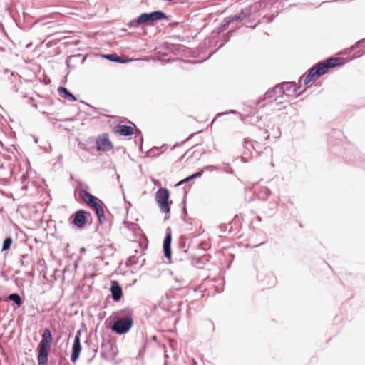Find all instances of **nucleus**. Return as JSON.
<instances>
[{"instance_id": "nucleus-1", "label": "nucleus", "mask_w": 365, "mask_h": 365, "mask_svg": "<svg viewBox=\"0 0 365 365\" xmlns=\"http://www.w3.org/2000/svg\"><path fill=\"white\" fill-rule=\"evenodd\" d=\"M77 182V189L79 192L78 195L81 196L85 204L94 212L99 225L101 226L104 225L106 228L110 227V223L105 215L104 207H106V205L104 202L89 192L90 188L86 183L82 181H78Z\"/></svg>"}, {"instance_id": "nucleus-2", "label": "nucleus", "mask_w": 365, "mask_h": 365, "mask_svg": "<svg viewBox=\"0 0 365 365\" xmlns=\"http://www.w3.org/2000/svg\"><path fill=\"white\" fill-rule=\"evenodd\" d=\"M289 95L287 93H264L257 100H250L244 103V106L251 110L270 105L272 110H281L286 108L289 103Z\"/></svg>"}, {"instance_id": "nucleus-3", "label": "nucleus", "mask_w": 365, "mask_h": 365, "mask_svg": "<svg viewBox=\"0 0 365 365\" xmlns=\"http://www.w3.org/2000/svg\"><path fill=\"white\" fill-rule=\"evenodd\" d=\"M172 232L170 227H168L165 232V236L163 240V255L168 259V263H173L175 268L181 269L191 266L192 256L188 255V249L178 250L175 253V259L172 260Z\"/></svg>"}, {"instance_id": "nucleus-4", "label": "nucleus", "mask_w": 365, "mask_h": 365, "mask_svg": "<svg viewBox=\"0 0 365 365\" xmlns=\"http://www.w3.org/2000/svg\"><path fill=\"white\" fill-rule=\"evenodd\" d=\"M133 324V310L126 307L113 313L109 322V328L118 335H124L131 329Z\"/></svg>"}, {"instance_id": "nucleus-5", "label": "nucleus", "mask_w": 365, "mask_h": 365, "mask_svg": "<svg viewBox=\"0 0 365 365\" xmlns=\"http://www.w3.org/2000/svg\"><path fill=\"white\" fill-rule=\"evenodd\" d=\"M339 58H330L329 59H327L322 62L317 63L316 66L312 67L309 71V73L304 78V83L307 85L314 78H319L322 75H324V73H327L329 68H334L336 66L339 65Z\"/></svg>"}, {"instance_id": "nucleus-6", "label": "nucleus", "mask_w": 365, "mask_h": 365, "mask_svg": "<svg viewBox=\"0 0 365 365\" xmlns=\"http://www.w3.org/2000/svg\"><path fill=\"white\" fill-rule=\"evenodd\" d=\"M228 114H238L240 120H248L249 118H250V121L251 124L255 125L259 129H264V133H269L268 128L269 127V125H265L264 123V122H262L264 120L263 117H258V116H255V115L250 116V115H243V114L239 113L237 110H234V109L227 110L225 112L218 113L216 115V116L212 119V122L210 123V125H212L214 123V122L216 121L218 118L225 115H228Z\"/></svg>"}, {"instance_id": "nucleus-7", "label": "nucleus", "mask_w": 365, "mask_h": 365, "mask_svg": "<svg viewBox=\"0 0 365 365\" xmlns=\"http://www.w3.org/2000/svg\"><path fill=\"white\" fill-rule=\"evenodd\" d=\"M68 222L73 227L82 230L88 224L92 222V215L86 210L79 209L69 217Z\"/></svg>"}, {"instance_id": "nucleus-8", "label": "nucleus", "mask_w": 365, "mask_h": 365, "mask_svg": "<svg viewBox=\"0 0 365 365\" xmlns=\"http://www.w3.org/2000/svg\"><path fill=\"white\" fill-rule=\"evenodd\" d=\"M170 191L166 187L159 188L155 193V201L161 212L165 213L164 220H168L170 217V205L172 201H169Z\"/></svg>"}, {"instance_id": "nucleus-9", "label": "nucleus", "mask_w": 365, "mask_h": 365, "mask_svg": "<svg viewBox=\"0 0 365 365\" xmlns=\"http://www.w3.org/2000/svg\"><path fill=\"white\" fill-rule=\"evenodd\" d=\"M166 18V14L161 11H155L151 13H143L137 19L131 20L128 24V26L130 28H137L142 24L149 25L153 21Z\"/></svg>"}, {"instance_id": "nucleus-10", "label": "nucleus", "mask_w": 365, "mask_h": 365, "mask_svg": "<svg viewBox=\"0 0 365 365\" xmlns=\"http://www.w3.org/2000/svg\"><path fill=\"white\" fill-rule=\"evenodd\" d=\"M345 160L348 163L365 168V155L358 149L348 150L345 153Z\"/></svg>"}, {"instance_id": "nucleus-11", "label": "nucleus", "mask_w": 365, "mask_h": 365, "mask_svg": "<svg viewBox=\"0 0 365 365\" xmlns=\"http://www.w3.org/2000/svg\"><path fill=\"white\" fill-rule=\"evenodd\" d=\"M113 145L108 138V134L103 133L96 140V148L100 152H107L113 149Z\"/></svg>"}, {"instance_id": "nucleus-12", "label": "nucleus", "mask_w": 365, "mask_h": 365, "mask_svg": "<svg viewBox=\"0 0 365 365\" xmlns=\"http://www.w3.org/2000/svg\"><path fill=\"white\" fill-rule=\"evenodd\" d=\"M81 330H78L76 331L74 341L72 345V351L71 354V361L73 363H75L80 356L82 346L81 344Z\"/></svg>"}, {"instance_id": "nucleus-13", "label": "nucleus", "mask_w": 365, "mask_h": 365, "mask_svg": "<svg viewBox=\"0 0 365 365\" xmlns=\"http://www.w3.org/2000/svg\"><path fill=\"white\" fill-rule=\"evenodd\" d=\"M111 297L115 302H118L123 297V289L120 283L116 280L111 281V285L110 287Z\"/></svg>"}, {"instance_id": "nucleus-14", "label": "nucleus", "mask_w": 365, "mask_h": 365, "mask_svg": "<svg viewBox=\"0 0 365 365\" xmlns=\"http://www.w3.org/2000/svg\"><path fill=\"white\" fill-rule=\"evenodd\" d=\"M52 341L53 336L51 330L49 329H45L42 334V339L39 342L38 346L51 349Z\"/></svg>"}, {"instance_id": "nucleus-15", "label": "nucleus", "mask_w": 365, "mask_h": 365, "mask_svg": "<svg viewBox=\"0 0 365 365\" xmlns=\"http://www.w3.org/2000/svg\"><path fill=\"white\" fill-rule=\"evenodd\" d=\"M115 132L120 136L129 137L135 133L134 129L130 125L118 124L114 128Z\"/></svg>"}, {"instance_id": "nucleus-16", "label": "nucleus", "mask_w": 365, "mask_h": 365, "mask_svg": "<svg viewBox=\"0 0 365 365\" xmlns=\"http://www.w3.org/2000/svg\"><path fill=\"white\" fill-rule=\"evenodd\" d=\"M36 351L38 365H47L50 349L38 346Z\"/></svg>"}, {"instance_id": "nucleus-17", "label": "nucleus", "mask_w": 365, "mask_h": 365, "mask_svg": "<svg viewBox=\"0 0 365 365\" xmlns=\"http://www.w3.org/2000/svg\"><path fill=\"white\" fill-rule=\"evenodd\" d=\"M34 259L31 254L24 253L21 254L19 257V263L21 267L29 269L31 267L33 269Z\"/></svg>"}, {"instance_id": "nucleus-18", "label": "nucleus", "mask_w": 365, "mask_h": 365, "mask_svg": "<svg viewBox=\"0 0 365 365\" xmlns=\"http://www.w3.org/2000/svg\"><path fill=\"white\" fill-rule=\"evenodd\" d=\"M277 90L279 91H297V86L294 82H283L274 87V91H277Z\"/></svg>"}, {"instance_id": "nucleus-19", "label": "nucleus", "mask_w": 365, "mask_h": 365, "mask_svg": "<svg viewBox=\"0 0 365 365\" xmlns=\"http://www.w3.org/2000/svg\"><path fill=\"white\" fill-rule=\"evenodd\" d=\"M247 16H248L247 14L245 13L244 11H242L238 14L230 16L224 20L223 27L225 28V27L227 26L230 23L234 22V21H241L243 19H246L247 17Z\"/></svg>"}, {"instance_id": "nucleus-20", "label": "nucleus", "mask_w": 365, "mask_h": 365, "mask_svg": "<svg viewBox=\"0 0 365 365\" xmlns=\"http://www.w3.org/2000/svg\"><path fill=\"white\" fill-rule=\"evenodd\" d=\"M167 147H168L167 144H163L162 146H160V147L154 146L146 152V155L148 157H152V158L158 157L161 153L165 152Z\"/></svg>"}, {"instance_id": "nucleus-21", "label": "nucleus", "mask_w": 365, "mask_h": 365, "mask_svg": "<svg viewBox=\"0 0 365 365\" xmlns=\"http://www.w3.org/2000/svg\"><path fill=\"white\" fill-rule=\"evenodd\" d=\"M7 299L13 302L17 307H21L24 303V299L20 296L19 293L14 292L9 294Z\"/></svg>"}, {"instance_id": "nucleus-22", "label": "nucleus", "mask_w": 365, "mask_h": 365, "mask_svg": "<svg viewBox=\"0 0 365 365\" xmlns=\"http://www.w3.org/2000/svg\"><path fill=\"white\" fill-rule=\"evenodd\" d=\"M278 204L275 202H270L267 204V207L264 209V212L268 216L274 215L277 211Z\"/></svg>"}, {"instance_id": "nucleus-23", "label": "nucleus", "mask_w": 365, "mask_h": 365, "mask_svg": "<svg viewBox=\"0 0 365 365\" xmlns=\"http://www.w3.org/2000/svg\"><path fill=\"white\" fill-rule=\"evenodd\" d=\"M103 57L107 60H110L113 62H116V63H125L127 62L132 61L131 59H123V58L118 56L116 54L103 55Z\"/></svg>"}, {"instance_id": "nucleus-24", "label": "nucleus", "mask_w": 365, "mask_h": 365, "mask_svg": "<svg viewBox=\"0 0 365 365\" xmlns=\"http://www.w3.org/2000/svg\"><path fill=\"white\" fill-rule=\"evenodd\" d=\"M36 97V98L34 96H28L27 95L24 96V98H26V102L29 104H31L32 106L35 107L36 108H38V100L41 99V96L38 94V93H34Z\"/></svg>"}, {"instance_id": "nucleus-25", "label": "nucleus", "mask_w": 365, "mask_h": 365, "mask_svg": "<svg viewBox=\"0 0 365 365\" xmlns=\"http://www.w3.org/2000/svg\"><path fill=\"white\" fill-rule=\"evenodd\" d=\"M255 145H257L256 141L252 140L250 138H245L243 140V147L245 150H248L250 153V148L256 150Z\"/></svg>"}, {"instance_id": "nucleus-26", "label": "nucleus", "mask_w": 365, "mask_h": 365, "mask_svg": "<svg viewBox=\"0 0 365 365\" xmlns=\"http://www.w3.org/2000/svg\"><path fill=\"white\" fill-rule=\"evenodd\" d=\"M135 135V143L139 144V150L143 152V137L142 132L140 129L136 128L135 133H134Z\"/></svg>"}, {"instance_id": "nucleus-27", "label": "nucleus", "mask_w": 365, "mask_h": 365, "mask_svg": "<svg viewBox=\"0 0 365 365\" xmlns=\"http://www.w3.org/2000/svg\"><path fill=\"white\" fill-rule=\"evenodd\" d=\"M13 242V238L11 236L6 237L3 240L1 252L8 251L11 248Z\"/></svg>"}, {"instance_id": "nucleus-28", "label": "nucleus", "mask_w": 365, "mask_h": 365, "mask_svg": "<svg viewBox=\"0 0 365 365\" xmlns=\"http://www.w3.org/2000/svg\"><path fill=\"white\" fill-rule=\"evenodd\" d=\"M20 180H21V184L22 185L21 190H23L24 191H26L28 190V186H29V182L28 173H23L20 178Z\"/></svg>"}, {"instance_id": "nucleus-29", "label": "nucleus", "mask_w": 365, "mask_h": 365, "mask_svg": "<svg viewBox=\"0 0 365 365\" xmlns=\"http://www.w3.org/2000/svg\"><path fill=\"white\" fill-rule=\"evenodd\" d=\"M205 257H198L196 260L194 259V258L192 257V264L191 265L198 268L202 269L203 268V265L205 264V262L202 259H204Z\"/></svg>"}, {"instance_id": "nucleus-30", "label": "nucleus", "mask_w": 365, "mask_h": 365, "mask_svg": "<svg viewBox=\"0 0 365 365\" xmlns=\"http://www.w3.org/2000/svg\"><path fill=\"white\" fill-rule=\"evenodd\" d=\"M60 96L66 99V100H68L70 101H75L77 100V98L76 97V96L73 95V93H58Z\"/></svg>"}, {"instance_id": "nucleus-31", "label": "nucleus", "mask_w": 365, "mask_h": 365, "mask_svg": "<svg viewBox=\"0 0 365 365\" xmlns=\"http://www.w3.org/2000/svg\"><path fill=\"white\" fill-rule=\"evenodd\" d=\"M148 246V240L147 237L143 234V241L139 244V247H140L142 252H143Z\"/></svg>"}, {"instance_id": "nucleus-32", "label": "nucleus", "mask_w": 365, "mask_h": 365, "mask_svg": "<svg viewBox=\"0 0 365 365\" xmlns=\"http://www.w3.org/2000/svg\"><path fill=\"white\" fill-rule=\"evenodd\" d=\"M203 171H209V172H212V171H214V170H221L222 169V166L218 165H206V166H204L203 168H202Z\"/></svg>"}, {"instance_id": "nucleus-33", "label": "nucleus", "mask_w": 365, "mask_h": 365, "mask_svg": "<svg viewBox=\"0 0 365 365\" xmlns=\"http://www.w3.org/2000/svg\"><path fill=\"white\" fill-rule=\"evenodd\" d=\"M187 215V209H186V200L185 197H184L182 200V215L181 218L185 222H187L186 220V217Z\"/></svg>"}, {"instance_id": "nucleus-34", "label": "nucleus", "mask_w": 365, "mask_h": 365, "mask_svg": "<svg viewBox=\"0 0 365 365\" xmlns=\"http://www.w3.org/2000/svg\"><path fill=\"white\" fill-rule=\"evenodd\" d=\"M186 248V239L181 236L178 243V250H182Z\"/></svg>"}, {"instance_id": "nucleus-35", "label": "nucleus", "mask_w": 365, "mask_h": 365, "mask_svg": "<svg viewBox=\"0 0 365 365\" xmlns=\"http://www.w3.org/2000/svg\"><path fill=\"white\" fill-rule=\"evenodd\" d=\"M224 168L221 170H223L225 172L229 173V174H234V170L230 167L229 163H223Z\"/></svg>"}, {"instance_id": "nucleus-36", "label": "nucleus", "mask_w": 365, "mask_h": 365, "mask_svg": "<svg viewBox=\"0 0 365 365\" xmlns=\"http://www.w3.org/2000/svg\"><path fill=\"white\" fill-rule=\"evenodd\" d=\"M191 180H193V179H192V177L190 175L185 178L184 179L180 180L178 182H177L175 186H177V187L178 186H180V185H182L185 184V183L190 182Z\"/></svg>"}, {"instance_id": "nucleus-37", "label": "nucleus", "mask_w": 365, "mask_h": 365, "mask_svg": "<svg viewBox=\"0 0 365 365\" xmlns=\"http://www.w3.org/2000/svg\"><path fill=\"white\" fill-rule=\"evenodd\" d=\"M204 173V171L202 168L198 169L195 173H192L191 176L192 177V179L195 180L196 178H198L201 177Z\"/></svg>"}, {"instance_id": "nucleus-38", "label": "nucleus", "mask_w": 365, "mask_h": 365, "mask_svg": "<svg viewBox=\"0 0 365 365\" xmlns=\"http://www.w3.org/2000/svg\"><path fill=\"white\" fill-rule=\"evenodd\" d=\"M192 136V134L190 135L189 137H187L185 140H184L183 141L180 142V143H176L172 148H171V150H173L175 149L176 147H179L180 145H182V144H184L186 141H187L189 139H190Z\"/></svg>"}, {"instance_id": "nucleus-39", "label": "nucleus", "mask_w": 365, "mask_h": 365, "mask_svg": "<svg viewBox=\"0 0 365 365\" xmlns=\"http://www.w3.org/2000/svg\"><path fill=\"white\" fill-rule=\"evenodd\" d=\"M136 263H137V262H136V257L135 256H130L128 259V265H133V264H135Z\"/></svg>"}, {"instance_id": "nucleus-40", "label": "nucleus", "mask_w": 365, "mask_h": 365, "mask_svg": "<svg viewBox=\"0 0 365 365\" xmlns=\"http://www.w3.org/2000/svg\"><path fill=\"white\" fill-rule=\"evenodd\" d=\"M199 248L201 249V250H203L204 251L207 250V243L206 242H201L200 244H199Z\"/></svg>"}, {"instance_id": "nucleus-41", "label": "nucleus", "mask_w": 365, "mask_h": 365, "mask_svg": "<svg viewBox=\"0 0 365 365\" xmlns=\"http://www.w3.org/2000/svg\"><path fill=\"white\" fill-rule=\"evenodd\" d=\"M78 181H80V180H76V190H75V193H76L75 197H76V200H79L80 199H81V200H83V199H82L81 196V195H78L79 192H78V189H77V187H78V182H78Z\"/></svg>"}, {"instance_id": "nucleus-42", "label": "nucleus", "mask_w": 365, "mask_h": 365, "mask_svg": "<svg viewBox=\"0 0 365 365\" xmlns=\"http://www.w3.org/2000/svg\"><path fill=\"white\" fill-rule=\"evenodd\" d=\"M78 145L80 149L83 150H88L87 145L84 143L79 142Z\"/></svg>"}, {"instance_id": "nucleus-43", "label": "nucleus", "mask_w": 365, "mask_h": 365, "mask_svg": "<svg viewBox=\"0 0 365 365\" xmlns=\"http://www.w3.org/2000/svg\"><path fill=\"white\" fill-rule=\"evenodd\" d=\"M227 228V225L223 224L220 225V229L222 232H225Z\"/></svg>"}, {"instance_id": "nucleus-44", "label": "nucleus", "mask_w": 365, "mask_h": 365, "mask_svg": "<svg viewBox=\"0 0 365 365\" xmlns=\"http://www.w3.org/2000/svg\"><path fill=\"white\" fill-rule=\"evenodd\" d=\"M271 190L270 189H269L268 187H265L264 188V194H265V196H267V197H268L269 195H271Z\"/></svg>"}, {"instance_id": "nucleus-45", "label": "nucleus", "mask_w": 365, "mask_h": 365, "mask_svg": "<svg viewBox=\"0 0 365 365\" xmlns=\"http://www.w3.org/2000/svg\"><path fill=\"white\" fill-rule=\"evenodd\" d=\"M57 91H68L66 88H64V87L59 86L57 88Z\"/></svg>"}, {"instance_id": "nucleus-46", "label": "nucleus", "mask_w": 365, "mask_h": 365, "mask_svg": "<svg viewBox=\"0 0 365 365\" xmlns=\"http://www.w3.org/2000/svg\"><path fill=\"white\" fill-rule=\"evenodd\" d=\"M203 257H205L204 259H202V261L205 262V263L210 260V256H209V255H204Z\"/></svg>"}, {"instance_id": "nucleus-47", "label": "nucleus", "mask_w": 365, "mask_h": 365, "mask_svg": "<svg viewBox=\"0 0 365 365\" xmlns=\"http://www.w3.org/2000/svg\"><path fill=\"white\" fill-rule=\"evenodd\" d=\"M276 282V279L274 277H272V281L268 282V284L271 286L274 285Z\"/></svg>"}, {"instance_id": "nucleus-48", "label": "nucleus", "mask_w": 365, "mask_h": 365, "mask_svg": "<svg viewBox=\"0 0 365 365\" xmlns=\"http://www.w3.org/2000/svg\"><path fill=\"white\" fill-rule=\"evenodd\" d=\"M164 358H165V361H164L163 365H167V359L168 358V356L166 354V352L164 353Z\"/></svg>"}, {"instance_id": "nucleus-49", "label": "nucleus", "mask_w": 365, "mask_h": 365, "mask_svg": "<svg viewBox=\"0 0 365 365\" xmlns=\"http://www.w3.org/2000/svg\"><path fill=\"white\" fill-rule=\"evenodd\" d=\"M26 276L32 277L34 276V274L33 272H29L26 273Z\"/></svg>"}, {"instance_id": "nucleus-50", "label": "nucleus", "mask_w": 365, "mask_h": 365, "mask_svg": "<svg viewBox=\"0 0 365 365\" xmlns=\"http://www.w3.org/2000/svg\"><path fill=\"white\" fill-rule=\"evenodd\" d=\"M240 160H241V161H242V162H243V163H247V159L245 158V157H244V156H241V157H240Z\"/></svg>"}, {"instance_id": "nucleus-51", "label": "nucleus", "mask_w": 365, "mask_h": 365, "mask_svg": "<svg viewBox=\"0 0 365 365\" xmlns=\"http://www.w3.org/2000/svg\"><path fill=\"white\" fill-rule=\"evenodd\" d=\"M81 331L83 330V331H86V326L84 323H82V325H81Z\"/></svg>"}, {"instance_id": "nucleus-52", "label": "nucleus", "mask_w": 365, "mask_h": 365, "mask_svg": "<svg viewBox=\"0 0 365 365\" xmlns=\"http://www.w3.org/2000/svg\"><path fill=\"white\" fill-rule=\"evenodd\" d=\"M74 118H68L63 120V121H72L73 120Z\"/></svg>"}, {"instance_id": "nucleus-53", "label": "nucleus", "mask_w": 365, "mask_h": 365, "mask_svg": "<svg viewBox=\"0 0 365 365\" xmlns=\"http://www.w3.org/2000/svg\"><path fill=\"white\" fill-rule=\"evenodd\" d=\"M192 365H197V361L195 359H192Z\"/></svg>"}, {"instance_id": "nucleus-54", "label": "nucleus", "mask_w": 365, "mask_h": 365, "mask_svg": "<svg viewBox=\"0 0 365 365\" xmlns=\"http://www.w3.org/2000/svg\"><path fill=\"white\" fill-rule=\"evenodd\" d=\"M296 93V97H299V96H300L303 93L299 92V93Z\"/></svg>"}, {"instance_id": "nucleus-55", "label": "nucleus", "mask_w": 365, "mask_h": 365, "mask_svg": "<svg viewBox=\"0 0 365 365\" xmlns=\"http://www.w3.org/2000/svg\"><path fill=\"white\" fill-rule=\"evenodd\" d=\"M257 221H259V222H261V221H262V218H261V217H260V216H257Z\"/></svg>"}, {"instance_id": "nucleus-56", "label": "nucleus", "mask_w": 365, "mask_h": 365, "mask_svg": "<svg viewBox=\"0 0 365 365\" xmlns=\"http://www.w3.org/2000/svg\"><path fill=\"white\" fill-rule=\"evenodd\" d=\"M86 105H87L88 107H91V108H93V109H97L96 108H95V107L92 106L91 105H90V104H88V103H86Z\"/></svg>"}, {"instance_id": "nucleus-57", "label": "nucleus", "mask_w": 365, "mask_h": 365, "mask_svg": "<svg viewBox=\"0 0 365 365\" xmlns=\"http://www.w3.org/2000/svg\"><path fill=\"white\" fill-rule=\"evenodd\" d=\"M267 198H268V197H267V196H263L262 200H263L264 201H265V200H267Z\"/></svg>"}, {"instance_id": "nucleus-58", "label": "nucleus", "mask_w": 365, "mask_h": 365, "mask_svg": "<svg viewBox=\"0 0 365 365\" xmlns=\"http://www.w3.org/2000/svg\"><path fill=\"white\" fill-rule=\"evenodd\" d=\"M269 134H267V135H266V137H265V139H266V140H267V139H269Z\"/></svg>"}, {"instance_id": "nucleus-59", "label": "nucleus", "mask_w": 365, "mask_h": 365, "mask_svg": "<svg viewBox=\"0 0 365 365\" xmlns=\"http://www.w3.org/2000/svg\"><path fill=\"white\" fill-rule=\"evenodd\" d=\"M277 133H278L279 135H280V132H279V130H277ZM279 135L275 136V138H279Z\"/></svg>"}, {"instance_id": "nucleus-60", "label": "nucleus", "mask_w": 365, "mask_h": 365, "mask_svg": "<svg viewBox=\"0 0 365 365\" xmlns=\"http://www.w3.org/2000/svg\"><path fill=\"white\" fill-rule=\"evenodd\" d=\"M85 250H86V249H85L84 247H82V248L81 249V252L85 251Z\"/></svg>"}, {"instance_id": "nucleus-61", "label": "nucleus", "mask_w": 365, "mask_h": 365, "mask_svg": "<svg viewBox=\"0 0 365 365\" xmlns=\"http://www.w3.org/2000/svg\"><path fill=\"white\" fill-rule=\"evenodd\" d=\"M248 153H247L246 151L244 152V155H247Z\"/></svg>"}, {"instance_id": "nucleus-62", "label": "nucleus", "mask_w": 365, "mask_h": 365, "mask_svg": "<svg viewBox=\"0 0 365 365\" xmlns=\"http://www.w3.org/2000/svg\"><path fill=\"white\" fill-rule=\"evenodd\" d=\"M153 340H156V336H153Z\"/></svg>"}, {"instance_id": "nucleus-63", "label": "nucleus", "mask_w": 365, "mask_h": 365, "mask_svg": "<svg viewBox=\"0 0 365 365\" xmlns=\"http://www.w3.org/2000/svg\"><path fill=\"white\" fill-rule=\"evenodd\" d=\"M136 227H138V229L140 230V227H138V225H136Z\"/></svg>"}, {"instance_id": "nucleus-64", "label": "nucleus", "mask_w": 365, "mask_h": 365, "mask_svg": "<svg viewBox=\"0 0 365 365\" xmlns=\"http://www.w3.org/2000/svg\"><path fill=\"white\" fill-rule=\"evenodd\" d=\"M136 227H138V229L140 230V227H138V225H136Z\"/></svg>"}]
</instances>
